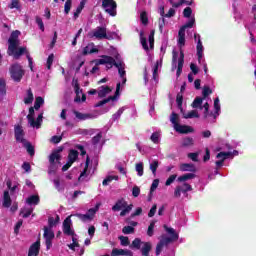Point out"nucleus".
I'll return each mask as SVG.
<instances>
[{"mask_svg":"<svg viewBox=\"0 0 256 256\" xmlns=\"http://www.w3.org/2000/svg\"><path fill=\"white\" fill-rule=\"evenodd\" d=\"M122 233L124 235H132V233H135V228L133 226H124L122 228Z\"/></svg>","mask_w":256,"mask_h":256,"instance_id":"de8ad7c7","label":"nucleus"},{"mask_svg":"<svg viewBox=\"0 0 256 256\" xmlns=\"http://www.w3.org/2000/svg\"><path fill=\"white\" fill-rule=\"evenodd\" d=\"M158 168H159V161L158 160H154L150 164V170L152 171L153 175H155L157 173V169Z\"/></svg>","mask_w":256,"mask_h":256,"instance_id":"864d4df0","label":"nucleus"},{"mask_svg":"<svg viewBox=\"0 0 256 256\" xmlns=\"http://www.w3.org/2000/svg\"><path fill=\"white\" fill-rule=\"evenodd\" d=\"M45 103V100L43 99V97L38 96L35 99V103H34V109L36 111H39V109H41V105H43Z\"/></svg>","mask_w":256,"mask_h":256,"instance_id":"c9c22d12","label":"nucleus"},{"mask_svg":"<svg viewBox=\"0 0 256 256\" xmlns=\"http://www.w3.org/2000/svg\"><path fill=\"white\" fill-rule=\"evenodd\" d=\"M179 169L182 172H190V173L197 172V168L195 167V164H191V163L180 164Z\"/></svg>","mask_w":256,"mask_h":256,"instance_id":"2eb2a0df","label":"nucleus"},{"mask_svg":"<svg viewBox=\"0 0 256 256\" xmlns=\"http://www.w3.org/2000/svg\"><path fill=\"white\" fill-rule=\"evenodd\" d=\"M72 222H71V216H68L62 224V231L64 235H67L68 237H75V230L71 228Z\"/></svg>","mask_w":256,"mask_h":256,"instance_id":"1a4fd4ad","label":"nucleus"},{"mask_svg":"<svg viewBox=\"0 0 256 256\" xmlns=\"http://www.w3.org/2000/svg\"><path fill=\"white\" fill-rule=\"evenodd\" d=\"M191 15H193V9H191V7H186L183 10V17H185L186 19H189V17H191Z\"/></svg>","mask_w":256,"mask_h":256,"instance_id":"bf43d9fd","label":"nucleus"},{"mask_svg":"<svg viewBox=\"0 0 256 256\" xmlns=\"http://www.w3.org/2000/svg\"><path fill=\"white\" fill-rule=\"evenodd\" d=\"M150 49H153V46L155 45V30H151L149 37H148Z\"/></svg>","mask_w":256,"mask_h":256,"instance_id":"09e8293b","label":"nucleus"},{"mask_svg":"<svg viewBox=\"0 0 256 256\" xmlns=\"http://www.w3.org/2000/svg\"><path fill=\"white\" fill-rule=\"evenodd\" d=\"M33 99H34V97H33V91L31 90V88H29V89L27 90V97L24 98V103H25V105H31V103H33Z\"/></svg>","mask_w":256,"mask_h":256,"instance_id":"f704fd0d","label":"nucleus"},{"mask_svg":"<svg viewBox=\"0 0 256 256\" xmlns=\"http://www.w3.org/2000/svg\"><path fill=\"white\" fill-rule=\"evenodd\" d=\"M87 4L86 0L80 1L79 6L77 7L76 11L74 12V19H77L79 15H81V11L85 9V5Z\"/></svg>","mask_w":256,"mask_h":256,"instance_id":"7c9ffc66","label":"nucleus"},{"mask_svg":"<svg viewBox=\"0 0 256 256\" xmlns=\"http://www.w3.org/2000/svg\"><path fill=\"white\" fill-rule=\"evenodd\" d=\"M181 190H182V193H187L189 191H193V187H191V185L189 183H184L181 186Z\"/></svg>","mask_w":256,"mask_h":256,"instance_id":"0e129e2a","label":"nucleus"},{"mask_svg":"<svg viewBox=\"0 0 256 256\" xmlns=\"http://www.w3.org/2000/svg\"><path fill=\"white\" fill-rule=\"evenodd\" d=\"M169 3L174 9H179L181 5H193V2L187 0H179L178 2H175V0H169Z\"/></svg>","mask_w":256,"mask_h":256,"instance_id":"6ab92c4d","label":"nucleus"},{"mask_svg":"<svg viewBox=\"0 0 256 256\" xmlns=\"http://www.w3.org/2000/svg\"><path fill=\"white\" fill-rule=\"evenodd\" d=\"M93 53H99V49L95 48V44L91 43L84 47L82 55H91Z\"/></svg>","mask_w":256,"mask_h":256,"instance_id":"f3484780","label":"nucleus"},{"mask_svg":"<svg viewBox=\"0 0 256 256\" xmlns=\"http://www.w3.org/2000/svg\"><path fill=\"white\" fill-rule=\"evenodd\" d=\"M165 231L169 233V235H171V237H164L160 240V242L162 243V245L164 247H167V245L173 243V241H177L179 239V234H177L175 232V229L173 228H169L167 225L163 226Z\"/></svg>","mask_w":256,"mask_h":256,"instance_id":"39448f33","label":"nucleus"},{"mask_svg":"<svg viewBox=\"0 0 256 256\" xmlns=\"http://www.w3.org/2000/svg\"><path fill=\"white\" fill-rule=\"evenodd\" d=\"M19 35H21V31L14 30L11 32L8 39L7 55H9V57H14V59H19V57L27 51V48L25 47L17 48L19 47Z\"/></svg>","mask_w":256,"mask_h":256,"instance_id":"f257e3e1","label":"nucleus"},{"mask_svg":"<svg viewBox=\"0 0 256 256\" xmlns=\"http://www.w3.org/2000/svg\"><path fill=\"white\" fill-rule=\"evenodd\" d=\"M143 31L140 32V43L145 51H149V45L147 44V38H145Z\"/></svg>","mask_w":256,"mask_h":256,"instance_id":"58836bf2","label":"nucleus"},{"mask_svg":"<svg viewBox=\"0 0 256 256\" xmlns=\"http://www.w3.org/2000/svg\"><path fill=\"white\" fill-rule=\"evenodd\" d=\"M140 21L142 23V25H149V17L147 16V12L143 11L140 14Z\"/></svg>","mask_w":256,"mask_h":256,"instance_id":"c03bdc74","label":"nucleus"},{"mask_svg":"<svg viewBox=\"0 0 256 256\" xmlns=\"http://www.w3.org/2000/svg\"><path fill=\"white\" fill-rule=\"evenodd\" d=\"M90 161H91V159L89 158V156H87L86 162H85V167H84L83 171L80 173V176L78 177V181H83L84 177H87V171L89 170Z\"/></svg>","mask_w":256,"mask_h":256,"instance_id":"412c9836","label":"nucleus"},{"mask_svg":"<svg viewBox=\"0 0 256 256\" xmlns=\"http://www.w3.org/2000/svg\"><path fill=\"white\" fill-rule=\"evenodd\" d=\"M39 251H41V241L37 240L30 246L28 256H38Z\"/></svg>","mask_w":256,"mask_h":256,"instance_id":"f8f14e48","label":"nucleus"},{"mask_svg":"<svg viewBox=\"0 0 256 256\" xmlns=\"http://www.w3.org/2000/svg\"><path fill=\"white\" fill-rule=\"evenodd\" d=\"M130 249L141 250L142 256H149L151 250L153 249V244L151 242H143L141 238H135L130 244Z\"/></svg>","mask_w":256,"mask_h":256,"instance_id":"7ed1b4c3","label":"nucleus"},{"mask_svg":"<svg viewBox=\"0 0 256 256\" xmlns=\"http://www.w3.org/2000/svg\"><path fill=\"white\" fill-rule=\"evenodd\" d=\"M34 118H35V107H30L29 114L27 115L28 123H30V122L33 123Z\"/></svg>","mask_w":256,"mask_h":256,"instance_id":"603ef678","label":"nucleus"},{"mask_svg":"<svg viewBox=\"0 0 256 256\" xmlns=\"http://www.w3.org/2000/svg\"><path fill=\"white\" fill-rule=\"evenodd\" d=\"M23 147L26 148L27 153L30 155V157H33V155H35V147L33 146V144H31V142L29 141H25L22 142Z\"/></svg>","mask_w":256,"mask_h":256,"instance_id":"5701e85b","label":"nucleus"},{"mask_svg":"<svg viewBox=\"0 0 256 256\" xmlns=\"http://www.w3.org/2000/svg\"><path fill=\"white\" fill-rule=\"evenodd\" d=\"M101 139H103V133L99 132L96 136L92 138V145H98Z\"/></svg>","mask_w":256,"mask_h":256,"instance_id":"6e6d98bb","label":"nucleus"},{"mask_svg":"<svg viewBox=\"0 0 256 256\" xmlns=\"http://www.w3.org/2000/svg\"><path fill=\"white\" fill-rule=\"evenodd\" d=\"M72 84L74 85V90L76 93L75 101H76V103H79V101H81V97L79 95H80V93H83V90L79 86V80L73 78Z\"/></svg>","mask_w":256,"mask_h":256,"instance_id":"dca6fc26","label":"nucleus"},{"mask_svg":"<svg viewBox=\"0 0 256 256\" xmlns=\"http://www.w3.org/2000/svg\"><path fill=\"white\" fill-rule=\"evenodd\" d=\"M195 177H197L195 173H186V174H183L182 176H179L177 181L179 183H185V181H190L191 179H195Z\"/></svg>","mask_w":256,"mask_h":256,"instance_id":"aec40b11","label":"nucleus"},{"mask_svg":"<svg viewBox=\"0 0 256 256\" xmlns=\"http://www.w3.org/2000/svg\"><path fill=\"white\" fill-rule=\"evenodd\" d=\"M136 171H137L139 177H143V171H144L143 163L140 162V163L136 164Z\"/></svg>","mask_w":256,"mask_h":256,"instance_id":"69168bd1","label":"nucleus"},{"mask_svg":"<svg viewBox=\"0 0 256 256\" xmlns=\"http://www.w3.org/2000/svg\"><path fill=\"white\" fill-rule=\"evenodd\" d=\"M96 65H103L105 63H112L116 69H118V73L123 79V83H127V78L125 75L127 72L125 71V63L115 61V58L112 56L102 55L100 59L95 60Z\"/></svg>","mask_w":256,"mask_h":256,"instance_id":"f03ea898","label":"nucleus"},{"mask_svg":"<svg viewBox=\"0 0 256 256\" xmlns=\"http://www.w3.org/2000/svg\"><path fill=\"white\" fill-rule=\"evenodd\" d=\"M11 196L9 195V191H4V196H3V207H5L6 209H9V207H11Z\"/></svg>","mask_w":256,"mask_h":256,"instance_id":"b1692460","label":"nucleus"},{"mask_svg":"<svg viewBox=\"0 0 256 256\" xmlns=\"http://www.w3.org/2000/svg\"><path fill=\"white\" fill-rule=\"evenodd\" d=\"M155 229V221H152L148 226L147 235L148 237H153V231Z\"/></svg>","mask_w":256,"mask_h":256,"instance_id":"680f3d73","label":"nucleus"},{"mask_svg":"<svg viewBox=\"0 0 256 256\" xmlns=\"http://www.w3.org/2000/svg\"><path fill=\"white\" fill-rule=\"evenodd\" d=\"M79 157V152L77 150H70L68 153V161H70L72 164L77 161Z\"/></svg>","mask_w":256,"mask_h":256,"instance_id":"2f4dec72","label":"nucleus"},{"mask_svg":"<svg viewBox=\"0 0 256 256\" xmlns=\"http://www.w3.org/2000/svg\"><path fill=\"white\" fill-rule=\"evenodd\" d=\"M74 115L77 119H80V121L91 119V114H83L81 112L74 111Z\"/></svg>","mask_w":256,"mask_h":256,"instance_id":"e433bc0d","label":"nucleus"},{"mask_svg":"<svg viewBox=\"0 0 256 256\" xmlns=\"http://www.w3.org/2000/svg\"><path fill=\"white\" fill-rule=\"evenodd\" d=\"M36 23L42 32L45 31V24L43 23V19H41V17L36 16Z\"/></svg>","mask_w":256,"mask_h":256,"instance_id":"e2e57ef3","label":"nucleus"},{"mask_svg":"<svg viewBox=\"0 0 256 256\" xmlns=\"http://www.w3.org/2000/svg\"><path fill=\"white\" fill-rule=\"evenodd\" d=\"M111 88L109 86H101V89L98 91V97L100 99H103L104 97H107L109 93H111Z\"/></svg>","mask_w":256,"mask_h":256,"instance_id":"393cba45","label":"nucleus"},{"mask_svg":"<svg viewBox=\"0 0 256 256\" xmlns=\"http://www.w3.org/2000/svg\"><path fill=\"white\" fill-rule=\"evenodd\" d=\"M124 207H127V201H125V198H121L116 201L115 205L112 207V211H121Z\"/></svg>","mask_w":256,"mask_h":256,"instance_id":"a211bd4d","label":"nucleus"},{"mask_svg":"<svg viewBox=\"0 0 256 256\" xmlns=\"http://www.w3.org/2000/svg\"><path fill=\"white\" fill-rule=\"evenodd\" d=\"M201 105H203V98L196 97L192 102L191 107H193V109H203V106Z\"/></svg>","mask_w":256,"mask_h":256,"instance_id":"72a5a7b5","label":"nucleus"},{"mask_svg":"<svg viewBox=\"0 0 256 256\" xmlns=\"http://www.w3.org/2000/svg\"><path fill=\"white\" fill-rule=\"evenodd\" d=\"M170 121L174 125V129L179 125V114L172 112L170 116Z\"/></svg>","mask_w":256,"mask_h":256,"instance_id":"ea45409f","label":"nucleus"},{"mask_svg":"<svg viewBox=\"0 0 256 256\" xmlns=\"http://www.w3.org/2000/svg\"><path fill=\"white\" fill-rule=\"evenodd\" d=\"M194 143H195V140H193V138L191 137H186L182 141L183 147H191L192 145H194Z\"/></svg>","mask_w":256,"mask_h":256,"instance_id":"a18cd8bd","label":"nucleus"},{"mask_svg":"<svg viewBox=\"0 0 256 256\" xmlns=\"http://www.w3.org/2000/svg\"><path fill=\"white\" fill-rule=\"evenodd\" d=\"M71 5H73V0H66L64 4V13L66 15H69V12L71 11Z\"/></svg>","mask_w":256,"mask_h":256,"instance_id":"8fccbe9b","label":"nucleus"},{"mask_svg":"<svg viewBox=\"0 0 256 256\" xmlns=\"http://www.w3.org/2000/svg\"><path fill=\"white\" fill-rule=\"evenodd\" d=\"M32 213H33V208L26 209L25 213L23 212V210L20 211V215H22L23 219H27Z\"/></svg>","mask_w":256,"mask_h":256,"instance_id":"052dcab7","label":"nucleus"},{"mask_svg":"<svg viewBox=\"0 0 256 256\" xmlns=\"http://www.w3.org/2000/svg\"><path fill=\"white\" fill-rule=\"evenodd\" d=\"M222 157V159H221ZM231 157V152H220L216 155V159H221L215 162L216 167H223V163H225V159Z\"/></svg>","mask_w":256,"mask_h":256,"instance_id":"ddd939ff","label":"nucleus"},{"mask_svg":"<svg viewBox=\"0 0 256 256\" xmlns=\"http://www.w3.org/2000/svg\"><path fill=\"white\" fill-rule=\"evenodd\" d=\"M213 93V90L209 86H204L202 90L203 99H206V97H209Z\"/></svg>","mask_w":256,"mask_h":256,"instance_id":"5fc2aeb1","label":"nucleus"},{"mask_svg":"<svg viewBox=\"0 0 256 256\" xmlns=\"http://www.w3.org/2000/svg\"><path fill=\"white\" fill-rule=\"evenodd\" d=\"M133 209V204L126 205V207L122 208V211L120 212V217H125V215L131 213Z\"/></svg>","mask_w":256,"mask_h":256,"instance_id":"79ce46f5","label":"nucleus"},{"mask_svg":"<svg viewBox=\"0 0 256 256\" xmlns=\"http://www.w3.org/2000/svg\"><path fill=\"white\" fill-rule=\"evenodd\" d=\"M174 129L177 133H181L182 135H187V133H193V131H195L193 127L181 124H178Z\"/></svg>","mask_w":256,"mask_h":256,"instance_id":"4468645a","label":"nucleus"},{"mask_svg":"<svg viewBox=\"0 0 256 256\" xmlns=\"http://www.w3.org/2000/svg\"><path fill=\"white\" fill-rule=\"evenodd\" d=\"M99 211V206H96L95 208H90L86 214H75V217H78L80 221H83L85 223L86 221H93V218L95 217V213Z\"/></svg>","mask_w":256,"mask_h":256,"instance_id":"0eeeda50","label":"nucleus"},{"mask_svg":"<svg viewBox=\"0 0 256 256\" xmlns=\"http://www.w3.org/2000/svg\"><path fill=\"white\" fill-rule=\"evenodd\" d=\"M44 238L49 240L55 239V232L51 228L44 226Z\"/></svg>","mask_w":256,"mask_h":256,"instance_id":"c756f323","label":"nucleus"},{"mask_svg":"<svg viewBox=\"0 0 256 256\" xmlns=\"http://www.w3.org/2000/svg\"><path fill=\"white\" fill-rule=\"evenodd\" d=\"M58 223H59V216H56V219L54 217L48 218L49 229H53V227H55V225Z\"/></svg>","mask_w":256,"mask_h":256,"instance_id":"49530a36","label":"nucleus"},{"mask_svg":"<svg viewBox=\"0 0 256 256\" xmlns=\"http://www.w3.org/2000/svg\"><path fill=\"white\" fill-rule=\"evenodd\" d=\"M7 95V81L5 78H0V96L5 97Z\"/></svg>","mask_w":256,"mask_h":256,"instance_id":"c85d7f7f","label":"nucleus"},{"mask_svg":"<svg viewBox=\"0 0 256 256\" xmlns=\"http://www.w3.org/2000/svg\"><path fill=\"white\" fill-rule=\"evenodd\" d=\"M184 119H199V112H197V110H192L190 112H188L187 114H185V111L183 110V112H181Z\"/></svg>","mask_w":256,"mask_h":256,"instance_id":"bb28decb","label":"nucleus"},{"mask_svg":"<svg viewBox=\"0 0 256 256\" xmlns=\"http://www.w3.org/2000/svg\"><path fill=\"white\" fill-rule=\"evenodd\" d=\"M196 49H197L198 61H201V59L203 58V43L201 42V36H198Z\"/></svg>","mask_w":256,"mask_h":256,"instance_id":"a878e982","label":"nucleus"},{"mask_svg":"<svg viewBox=\"0 0 256 256\" xmlns=\"http://www.w3.org/2000/svg\"><path fill=\"white\" fill-rule=\"evenodd\" d=\"M175 179H177V174L170 175L165 182L166 187H169V185H171L172 183H175Z\"/></svg>","mask_w":256,"mask_h":256,"instance_id":"13d9d810","label":"nucleus"},{"mask_svg":"<svg viewBox=\"0 0 256 256\" xmlns=\"http://www.w3.org/2000/svg\"><path fill=\"white\" fill-rule=\"evenodd\" d=\"M119 181V176H108L106 177L103 182H102V185L104 187H106L107 185H109L111 183V181Z\"/></svg>","mask_w":256,"mask_h":256,"instance_id":"a19ab883","label":"nucleus"},{"mask_svg":"<svg viewBox=\"0 0 256 256\" xmlns=\"http://www.w3.org/2000/svg\"><path fill=\"white\" fill-rule=\"evenodd\" d=\"M150 139L152 143H155L157 145L159 143V134L157 132L152 133Z\"/></svg>","mask_w":256,"mask_h":256,"instance_id":"774afa93","label":"nucleus"},{"mask_svg":"<svg viewBox=\"0 0 256 256\" xmlns=\"http://www.w3.org/2000/svg\"><path fill=\"white\" fill-rule=\"evenodd\" d=\"M10 77L15 81L16 83L21 82L23 79V75H25V72L23 71V68L18 63L12 64L9 68Z\"/></svg>","mask_w":256,"mask_h":256,"instance_id":"20e7f679","label":"nucleus"},{"mask_svg":"<svg viewBox=\"0 0 256 256\" xmlns=\"http://www.w3.org/2000/svg\"><path fill=\"white\" fill-rule=\"evenodd\" d=\"M176 103L178 109H180L181 113H183V94L178 93L176 96Z\"/></svg>","mask_w":256,"mask_h":256,"instance_id":"4c0bfd02","label":"nucleus"},{"mask_svg":"<svg viewBox=\"0 0 256 256\" xmlns=\"http://www.w3.org/2000/svg\"><path fill=\"white\" fill-rule=\"evenodd\" d=\"M14 135L15 139L18 143H25L27 140L25 139V131L23 130L22 125H16L14 127Z\"/></svg>","mask_w":256,"mask_h":256,"instance_id":"9d476101","label":"nucleus"},{"mask_svg":"<svg viewBox=\"0 0 256 256\" xmlns=\"http://www.w3.org/2000/svg\"><path fill=\"white\" fill-rule=\"evenodd\" d=\"M165 17L166 16H161L158 20V27H159L160 33H163V28L165 27Z\"/></svg>","mask_w":256,"mask_h":256,"instance_id":"4d7b16f0","label":"nucleus"},{"mask_svg":"<svg viewBox=\"0 0 256 256\" xmlns=\"http://www.w3.org/2000/svg\"><path fill=\"white\" fill-rule=\"evenodd\" d=\"M41 123H43V113H40L36 120L35 118H33V122H29V125L31 127H36V129H39L41 128Z\"/></svg>","mask_w":256,"mask_h":256,"instance_id":"4be33fe9","label":"nucleus"},{"mask_svg":"<svg viewBox=\"0 0 256 256\" xmlns=\"http://www.w3.org/2000/svg\"><path fill=\"white\" fill-rule=\"evenodd\" d=\"M118 239L122 247H128V245H131V242L129 241V237L127 236H119Z\"/></svg>","mask_w":256,"mask_h":256,"instance_id":"37998d69","label":"nucleus"},{"mask_svg":"<svg viewBox=\"0 0 256 256\" xmlns=\"http://www.w3.org/2000/svg\"><path fill=\"white\" fill-rule=\"evenodd\" d=\"M119 91H121V83H117L116 85V91H115V95L113 96H109L108 98H105L101 101H99L98 103H96L94 105V107H103V105H107V103L111 102V101H117V97H119L120 93Z\"/></svg>","mask_w":256,"mask_h":256,"instance_id":"6e6552de","label":"nucleus"},{"mask_svg":"<svg viewBox=\"0 0 256 256\" xmlns=\"http://www.w3.org/2000/svg\"><path fill=\"white\" fill-rule=\"evenodd\" d=\"M157 187H159V179H154L150 187V194L153 193Z\"/></svg>","mask_w":256,"mask_h":256,"instance_id":"338daca9","label":"nucleus"},{"mask_svg":"<svg viewBox=\"0 0 256 256\" xmlns=\"http://www.w3.org/2000/svg\"><path fill=\"white\" fill-rule=\"evenodd\" d=\"M202 109H204V119H207L209 116H213V112L209 113V102H206Z\"/></svg>","mask_w":256,"mask_h":256,"instance_id":"3c124183","label":"nucleus"},{"mask_svg":"<svg viewBox=\"0 0 256 256\" xmlns=\"http://www.w3.org/2000/svg\"><path fill=\"white\" fill-rule=\"evenodd\" d=\"M55 161H61V154H57V152L53 151L49 156L50 165H55Z\"/></svg>","mask_w":256,"mask_h":256,"instance_id":"473e14b6","label":"nucleus"},{"mask_svg":"<svg viewBox=\"0 0 256 256\" xmlns=\"http://www.w3.org/2000/svg\"><path fill=\"white\" fill-rule=\"evenodd\" d=\"M102 7L111 17L117 16V2L115 0H102Z\"/></svg>","mask_w":256,"mask_h":256,"instance_id":"423d86ee","label":"nucleus"},{"mask_svg":"<svg viewBox=\"0 0 256 256\" xmlns=\"http://www.w3.org/2000/svg\"><path fill=\"white\" fill-rule=\"evenodd\" d=\"M40 201L39 195H31L26 199L28 205H39Z\"/></svg>","mask_w":256,"mask_h":256,"instance_id":"cd10ccee","label":"nucleus"},{"mask_svg":"<svg viewBox=\"0 0 256 256\" xmlns=\"http://www.w3.org/2000/svg\"><path fill=\"white\" fill-rule=\"evenodd\" d=\"M90 36L95 37L96 39H109L107 36V28L105 27H97Z\"/></svg>","mask_w":256,"mask_h":256,"instance_id":"9b49d317","label":"nucleus"}]
</instances>
